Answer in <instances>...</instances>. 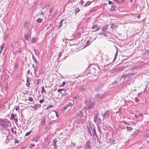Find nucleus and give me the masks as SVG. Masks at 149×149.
I'll return each mask as SVG.
<instances>
[{"label": "nucleus", "instance_id": "nucleus-33", "mask_svg": "<svg viewBox=\"0 0 149 149\" xmlns=\"http://www.w3.org/2000/svg\"><path fill=\"white\" fill-rule=\"evenodd\" d=\"M17 115H14L13 113L10 116L11 119L13 120L14 118Z\"/></svg>", "mask_w": 149, "mask_h": 149}, {"label": "nucleus", "instance_id": "nucleus-22", "mask_svg": "<svg viewBox=\"0 0 149 149\" xmlns=\"http://www.w3.org/2000/svg\"><path fill=\"white\" fill-rule=\"evenodd\" d=\"M110 10L112 11H115L116 10V9L114 5H113L111 6V8L110 9Z\"/></svg>", "mask_w": 149, "mask_h": 149}, {"label": "nucleus", "instance_id": "nucleus-37", "mask_svg": "<svg viewBox=\"0 0 149 149\" xmlns=\"http://www.w3.org/2000/svg\"><path fill=\"white\" fill-rule=\"evenodd\" d=\"M114 1L119 4H120L122 3V2L120 0H114Z\"/></svg>", "mask_w": 149, "mask_h": 149}, {"label": "nucleus", "instance_id": "nucleus-12", "mask_svg": "<svg viewBox=\"0 0 149 149\" xmlns=\"http://www.w3.org/2000/svg\"><path fill=\"white\" fill-rule=\"evenodd\" d=\"M118 25L115 24L113 23L111 24V27L113 29H115L118 27Z\"/></svg>", "mask_w": 149, "mask_h": 149}, {"label": "nucleus", "instance_id": "nucleus-50", "mask_svg": "<svg viewBox=\"0 0 149 149\" xmlns=\"http://www.w3.org/2000/svg\"><path fill=\"white\" fill-rule=\"evenodd\" d=\"M75 1V0H69L68 1L69 3H72Z\"/></svg>", "mask_w": 149, "mask_h": 149}, {"label": "nucleus", "instance_id": "nucleus-53", "mask_svg": "<svg viewBox=\"0 0 149 149\" xmlns=\"http://www.w3.org/2000/svg\"><path fill=\"white\" fill-rule=\"evenodd\" d=\"M135 101L136 102H139V99L137 97L135 98Z\"/></svg>", "mask_w": 149, "mask_h": 149}, {"label": "nucleus", "instance_id": "nucleus-23", "mask_svg": "<svg viewBox=\"0 0 149 149\" xmlns=\"http://www.w3.org/2000/svg\"><path fill=\"white\" fill-rule=\"evenodd\" d=\"M109 142L111 144H113L115 143V140H114L113 139L110 138L109 139Z\"/></svg>", "mask_w": 149, "mask_h": 149}, {"label": "nucleus", "instance_id": "nucleus-55", "mask_svg": "<svg viewBox=\"0 0 149 149\" xmlns=\"http://www.w3.org/2000/svg\"><path fill=\"white\" fill-rule=\"evenodd\" d=\"M57 12H58V11H56L54 14H53V16L54 17L57 14Z\"/></svg>", "mask_w": 149, "mask_h": 149}, {"label": "nucleus", "instance_id": "nucleus-4", "mask_svg": "<svg viewBox=\"0 0 149 149\" xmlns=\"http://www.w3.org/2000/svg\"><path fill=\"white\" fill-rule=\"evenodd\" d=\"M86 110L84 108H83L79 111L78 113V115L80 117H81L84 116V113H85Z\"/></svg>", "mask_w": 149, "mask_h": 149}, {"label": "nucleus", "instance_id": "nucleus-9", "mask_svg": "<svg viewBox=\"0 0 149 149\" xmlns=\"http://www.w3.org/2000/svg\"><path fill=\"white\" fill-rule=\"evenodd\" d=\"M30 81H31V80L29 79L28 77H27L26 78V85L28 87H29L30 85Z\"/></svg>", "mask_w": 149, "mask_h": 149}, {"label": "nucleus", "instance_id": "nucleus-52", "mask_svg": "<svg viewBox=\"0 0 149 149\" xmlns=\"http://www.w3.org/2000/svg\"><path fill=\"white\" fill-rule=\"evenodd\" d=\"M16 107L15 108V109L16 111H17L19 109V106H16Z\"/></svg>", "mask_w": 149, "mask_h": 149}, {"label": "nucleus", "instance_id": "nucleus-39", "mask_svg": "<svg viewBox=\"0 0 149 149\" xmlns=\"http://www.w3.org/2000/svg\"><path fill=\"white\" fill-rule=\"evenodd\" d=\"M28 22H26L24 23V26L26 27H28Z\"/></svg>", "mask_w": 149, "mask_h": 149}, {"label": "nucleus", "instance_id": "nucleus-11", "mask_svg": "<svg viewBox=\"0 0 149 149\" xmlns=\"http://www.w3.org/2000/svg\"><path fill=\"white\" fill-rule=\"evenodd\" d=\"M95 97L97 99L100 100L102 98L103 96L100 94H97L95 96Z\"/></svg>", "mask_w": 149, "mask_h": 149}, {"label": "nucleus", "instance_id": "nucleus-40", "mask_svg": "<svg viewBox=\"0 0 149 149\" xmlns=\"http://www.w3.org/2000/svg\"><path fill=\"white\" fill-rule=\"evenodd\" d=\"M11 130L13 133L15 134H16L17 132L16 131H14L13 130V128H11Z\"/></svg>", "mask_w": 149, "mask_h": 149}, {"label": "nucleus", "instance_id": "nucleus-63", "mask_svg": "<svg viewBox=\"0 0 149 149\" xmlns=\"http://www.w3.org/2000/svg\"><path fill=\"white\" fill-rule=\"evenodd\" d=\"M81 5H83V4L84 2V1H82V0H81Z\"/></svg>", "mask_w": 149, "mask_h": 149}, {"label": "nucleus", "instance_id": "nucleus-46", "mask_svg": "<svg viewBox=\"0 0 149 149\" xmlns=\"http://www.w3.org/2000/svg\"><path fill=\"white\" fill-rule=\"evenodd\" d=\"M1 126L2 127H3V128H6V125H5V124H1Z\"/></svg>", "mask_w": 149, "mask_h": 149}, {"label": "nucleus", "instance_id": "nucleus-56", "mask_svg": "<svg viewBox=\"0 0 149 149\" xmlns=\"http://www.w3.org/2000/svg\"><path fill=\"white\" fill-rule=\"evenodd\" d=\"M117 52H118V51H117L116 52L115 55L114 59H115L116 58V57L117 56Z\"/></svg>", "mask_w": 149, "mask_h": 149}, {"label": "nucleus", "instance_id": "nucleus-1", "mask_svg": "<svg viewBox=\"0 0 149 149\" xmlns=\"http://www.w3.org/2000/svg\"><path fill=\"white\" fill-rule=\"evenodd\" d=\"M58 92H60L61 94V97H63L64 96H66V95L68 93L67 89H59L58 91Z\"/></svg>", "mask_w": 149, "mask_h": 149}, {"label": "nucleus", "instance_id": "nucleus-41", "mask_svg": "<svg viewBox=\"0 0 149 149\" xmlns=\"http://www.w3.org/2000/svg\"><path fill=\"white\" fill-rule=\"evenodd\" d=\"M36 84L37 85H38L40 83V79H38L37 80Z\"/></svg>", "mask_w": 149, "mask_h": 149}, {"label": "nucleus", "instance_id": "nucleus-59", "mask_svg": "<svg viewBox=\"0 0 149 149\" xmlns=\"http://www.w3.org/2000/svg\"><path fill=\"white\" fill-rule=\"evenodd\" d=\"M25 93H24V94H27L29 92V91H25Z\"/></svg>", "mask_w": 149, "mask_h": 149}, {"label": "nucleus", "instance_id": "nucleus-44", "mask_svg": "<svg viewBox=\"0 0 149 149\" xmlns=\"http://www.w3.org/2000/svg\"><path fill=\"white\" fill-rule=\"evenodd\" d=\"M4 44H3L2 45H1L0 47V52H1L2 51L3 49L4 48L3 47Z\"/></svg>", "mask_w": 149, "mask_h": 149}, {"label": "nucleus", "instance_id": "nucleus-17", "mask_svg": "<svg viewBox=\"0 0 149 149\" xmlns=\"http://www.w3.org/2000/svg\"><path fill=\"white\" fill-rule=\"evenodd\" d=\"M32 57L34 62L36 64H37L38 63V62L36 58L33 54H32Z\"/></svg>", "mask_w": 149, "mask_h": 149}, {"label": "nucleus", "instance_id": "nucleus-14", "mask_svg": "<svg viewBox=\"0 0 149 149\" xmlns=\"http://www.w3.org/2000/svg\"><path fill=\"white\" fill-rule=\"evenodd\" d=\"M40 124L41 125H45L46 124V119L45 118H43L40 122Z\"/></svg>", "mask_w": 149, "mask_h": 149}, {"label": "nucleus", "instance_id": "nucleus-47", "mask_svg": "<svg viewBox=\"0 0 149 149\" xmlns=\"http://www.w3.org/2000/svg\"><path fill=\"white\" fill-rule=\"evenodd\" d=\"M128 74H129V75H131V76H133V75H134L136 74H137V72H134L132 73H128Z\"/></svg>", "mask_w": 149, "mask_h": 149}, {"label": "nucleus", "instance_id": "nucleus-28", "mask_svg": "<svg viewBox=\"0 0 149 149\" xmlns=\"http://www.w3.org/2000/svg\"><path fill=\"white\" fill-rule=\"evenodd\" d=\"M97 118L98 117H97V116H95L93 119V121L95 123H96Z\"/></svg>", "mask_w": 149, "mask_h": 149}, {"label": "nucleus", "instance_id": "nucleus-45", "mask_svg": "<svg viewBox=\"0 0 149 149\" xmlns=\"http://www.w3.org/2000/svg\"><path fill=\"white\" fill-rule=\"evenodd\" d=\"M97 120L98 122L99 123H100L101 122L102 120L100 118L98 117Z\"/></svg>", "mask_w": 149, "mask_h": 149}, {"label": "nucleus", "instance_id": "nucleus-42", "mask_svg": "<svg viewBox=\"0 0 149 149\" xmlns=\"http://www.w3.org/2000/svg\"><path fill=\"white\" fill-rule=\"evenodd\" d=\"M99 34H100V35H101V34H103V35H104V36H105L107 37V35L105 33H103L102 32H101L99 33Z\"/></svg>", "mask_w": 149, "mask_h": 149}, {"label": "nucleus", "instance_id": "nucleus-27", "mask_svg": "<svg viewBox=\"0 0 149 149\" xmlns=\"http://www.w3.org/2000/svg\"><path fill=\"white\" fill-rule=\"evenodd\" d=\"M129 74L128 73L126 74H123L122 75L121 77L123 78H126L127 76H129Z\"/></svg>", "mask_w": 149, "mask_h": 149}, {"label": "nucleus", "instance_id": "nucleus-60", "mask_svg": "<svg viewBox=\"0 0 149 149\" xmlns=\"http://www.w3.org/2000/svg\"><path fill=\"white\" fill-rule=\"evenodd\" d=\"M52 8H51L49 9V12L50 13H51L52 12Z\"/></svg>", "mask_w": 149, "mask_h": 149}, {"label": "nucleus", "instance_id": "nucleus-2", "mask_svg": "<svg viewBox=\"0 0 149 149\" xmlns=\"http://www.w3.org/2000/svg\"><path fill=\"white\" fill-rule=\"evenodd\" d=\"M95 102L94 100H89L88 104L87 105V108L88 109H92L94 107Z\"/></svg>", "mask_w": 149, "mask_h": 149}, {"label": "nucleus", "instance_id": "nucleus-3", "mask_svg": "<svg viewBox=\"0 0 149 149\" xmlns=\"http://www.w3.org/2000/svg\"><path fill=\"white\" fill-rule=\"evenodd\" d=\"M101 114L103 118H107L108 117L109 114V111L107 110L104 113L102 112L101 113Z\"/></svg>", "mask_w": 149, "mask_h": 149}, {"label": "nucleus", "instance_id": "nucleus-10", "mask_svg": "<svg viewBox=\"0 0 149 149\" xmlns=\"http://www.w3.org/2000/svg\"><path fill=\"white\" fill-rule=\"evenodd\" d=\"M31 37V35L28 33H27L24 35V38L26 40H28V38H29Z\"/></svg>", "mask_w": 149, "mask_h": 149}, {"label": "nucleus", "instance_id": "nucleus-61", "mask_svg": "<svg viewBox=\"0 0 149 149\" xmlns=\"http://www.w3.org/2000/svg\"><path fill=\"white\" fill-rule=\"evenodd\" d=\"M68 108V107L66 106V105H65V106H64L63 107V109L64 110L66 109L67 108Z\"/></svg>", "mask_w": 149, "mask_h": 149}, {"label": "nucleus", "instance_id": "nucleus-64", "mask_svg": "<svg viewBox=\"0 0 149 149\" xmlns=\"http://www.w3.org/2000/svg\"><path fill=\"white\" fill-rule=\"evenodd\" d=\"M135 118H136L137 119L138 118H139V117H138V116L137 115H135Z\"/></svg>", "mask_w": 149, "mask_h": 149}, {"label": "nucleus", "instance_id": "nucleus-15", "mask_svg": "<svg viewBox=\"0 0 149 149\" xmlns=\"http://www.w3.org/2000/svg\"><path fill=\"white\" fill-rule=\"evenodd\" d=\"M94 1V0H93L91 1H87L86 2L84 6L85 7L86 6H89V5H90L91 4V3H92V2H93Z\"/></svg>", "mask_w": 149, "mask_h": 149}, {"label": "nucleus", "instance_id": "nucleus-35", "mask_svg": "<svg viewBox=\"0 0 149 149\" xmlns=\"http://www.w3.org/2000/svg\"><path fill=\"white\" fill-rule=\"evenodd\" d=\"M42 19L40 18H38L36 20L37 22L39 23H41L42 22Z\"/></svg>", "mask_w": 149, "mask_h": 149}, {"label": "nucleus", "instance_id": "nucleus-32", "mask_svg": "<svg viewBox=\"0 0 149 149\" xmlns=\"http://www.w3.org/2000/svg\"><path fill=\"white\" fill-rule=\"evenodd\" d=\"M41 92H42V93H46V91L44 88V86H43L42 87V89H41Z\"/></svg>", "mask_w": 149, "mask_h": 149}, {"label": "nucleus", "instance_id": "nucleus-43", "mask_svg": "<svg viewBox=\"0 0 149 149\" xmlns=\"http://www.w3.org/2000/svg\"><path fill=\"white\" fill-rule=\"evenodd\" d=\"M28 100L31 102H33V99L32 97H29L28 98Z\"/></svg>", "mask_w": 149, "mask_h": 149}, {"label": "nucleus", "instance_id": "nucleus-26", "mask_svg": "<svg viewBox=\"0 0 149 149\" xmlns=\"http://www.w3.org/2000/svg\"><path fill=\"white\" fill-rule=\"evenodd\" d=\"M126 128L127 131H131L133 129L132 127L127 126L126 127Z\"/></svg>", "mask_w": 149, "mask_h": 149}, {"label": "nucleus", "instance_id": "nucleus-16", "mask_svg": "<svg viewBox=\"0 0 149 149\" xmlns=\"http://www.w3.org/2000/svg\"><path fill=\"white\" fill-rule=\"evenodd\" d=\"M74 104V102H69L68 104H66V106L68 107H71Z\"/></svg>", "mask_w": 149, "mask_h": 149}, {"label": "nucleus", "instance_id": "nucleus-25", "mask_svg": "<svg viewBox=\"0 0 149 149\" xmlns=\"http://www.w3.org/2000/svg\"><path fill=\"white\" fill-rule=\"evenodd\" d=\"M64 20H65V19H63L60 22H59V25L58 26V28H59L60 27H61V26H63L62 24V23L63 22V21Z\"/></svg>", "mask_w": 149, "mask_h": 149}, {"label": "nucleus", "instance_id": "nucleus-29", "mask_svg": "<svg viewBox=\"0 0 149 149\" xmlns=\"http://www.w3.org/2000/svg\"><path fill=\"white\" fill-rule=\"evenodd\" d=\"M79 11V8H76L74 10V13L75 14L78 13Z\"/></svg>", "mask_w": 149, "mask_h": 149}, {"label": "nucleus", "instance_id": "nucleus-24", "mask_svg": "<svg viewBox=\"0 0 149 149\" xmlns=\"http://www.w3.org/2000/svg\"><path fill=\"white\" fill-rule=\"evenodd\" d=\"M37 39L36 38L33 37L31 39V42L32 43H35Z\"/></svg>", "mask_w": 149, "mask_h": 149}, {"label": "nucleus", "instance_id": "nucleus-58", "mask_svg": "<svg viewBox=\"0 0 149 149\" xmlns=\"http://www.w3.org/2000/svg\"><path fill=\"white\" fill-rule=\"evenodd\" d=\"M108 3L109 4H111L113 3V2L112 1H108Z\"/></svg>", "mask_w": 149, "mask_h": 149}, {"label": "nucleus", "instance_id": "nucleus-6", "mask_svg": "<svg viewBox=\"0 0 149 149\" xmlns=\"http://www.w3.org/2000/svg\"><path fill=\"white\" fill-rule=\"evenodd\" d=\"M41 104H36L33 106L31 107L32 108L34 109V110L36 111L39 108H40L41 107Z\"/></svg>", "mask_w": 149, "mask_h": 149}, {"label": "nucleus", "instance_id": "nucleus-57", "mask_svg": "<svg viewBox=\"0 0 149 149\" xmlns=\"http://www.w3.org/2000/svg\"><path fill=\"white\" fill-rule=\"evenodd\" d=\"M44 100L43 99L39 101L40 103H42L43 102Z\"/></svg>", "mask_w": 149, "mask_h": 149}, {"label": "nucleus", "instance_id": "nucleus-30", "mask_svg": "<svg viewBox=\"0 0 149 149\" xmlns=\"http://www.w3.org/2000/svg\"><path fill=\"white\" fill-rule=\"evenodd\" d=\"M108 25H106L102 27V31H104V30L107 29Z\"/></svg>", "mask_w": 149, "mask_h": 149}, {"label": "nucleus", "instance_id": "nucleus-49", "mask_svg": "<svg viewBox=\"0 0 149 149\" xmlns=\"http://www.w3.org/2000/svg\"><path fill=\"white\" fill-rule=\"evenodd\" d=\"M47 122L49 124H51L52 123V122L51 121V120L50 118H49L47 120Z\"/></svg>", "mask_w": 149, "mask_h": 149}, {"label": "nucleus", "instance_id": "nucleus-54", "mask_svg": "<svg viewBox=\"0 0 149 149\" xmlns=\"http://www.w3.org/2000/svg\"><path fill=\"white\" fill-rule=\"evenodd\" d=\"M62 54V53L61 52H60L58 54V56L59 58H60Z\"/></svg>", "mask_w": 149, "mask_h": 149}, {"label": "nucleus", "instance_id": "nucleus-8", "mask_svg": "<svg viewBox=\"0 0 149 149\" xmlns=\"http://www.w3.org/2000/svg\"><path fill=\"white\" fill-rule=\"evenodd\" d=\"M57 141H58L56 139H54L52 140V144L54 146V148H57V146L56 144V143L57 142Z\"/></svg>", "mask_w": 149, "mask_h": 149}, {"label": "nucleus", "instance_id": "nucleus-13", "mask_svg": "<svg viewBox=\"0 0 149 149\" xmlns=\"http://www.w3.org/2000/svg\"><path fill=\"white\" fill-rule=\"evenodd\" d=\"M124 70V68L123 67L120 66L117 68V72H119L121 71H123Z\"/></svg>", "mask_w": 149, "mask_h": 149}, {"label": "nucleus", "instance_id": "nucleus-36", "mask_svg": "<svg viewBox=\"0 0 149 149\" xmlns=\"http://www.w3.org/2000/svg\"><path fill=\"white\" fill-rule=\"evenodd\" d=\"M66 83V82H65V81L63 82L60 85V87H62V86H65V85Z\"/></svg>", "mask_w": 149, "mask_h": 149}, {"label": "nucleus", "instance_id": "nucleus-38", "mask_svg": "<svg viewBox=\"0 0 149 149\" xmlns=\"http://www.w3.org/2000/svg\"><path fill=\"white\" fill-rule=\"evenodd\" d=\"M32 130H30V131L26 132L25 135V136H29V135L30 133H31Z\"/></svg>", "mask_w": 149, "mask_h": 149}, {"label": "nucleus", "instance_id": "nucleus-21", "mask_svg": "<svg viewBox=\"0 0 149 149\" xmlns=\"http://www.w3.org/2000/svg\"><path fill=\"white\" fill-rule=\"evenodd\" d=\"M37 65L35 66L33 64L32 65V67L34 69V72H37L38 71L37 69Z\"/></svg>", "mask_w": 149, "mask_h": 149}, {"label": "nucleus", "instance_id": "nucleus-5", "mask_svg": "<svg viewBox=\"0 0 149 149\" xmlns=\"http://www.w3.org/2000/svg\"><path fill=\"white\" fill-rule=\"evenodd\" d=\"M100 28L97 24H94L92 26V29L94 30V31H96L100 29Z\"/></svg>", "mask_w": 149, "mask_h": 149}, {"label": "nucleus", "instance_id": "nucleus-18", "mask_svg": "<svg viewBox=\"0 0 149 149\" xmlns=\"http://www.w3.org/2000/svg\"><path fill=\"white\" fill-rule=\"evenodd\" d=\"M79 90L82 92H84L86 91V89L83 87H80L79 88Z\"/></svg>", "mask_w": 149, "mask_h": 149}, {"label": "nucleus", "instance_id": "nucleus-51", "mask_svg": "<svg viewBox=\"0 0 149 149\" xmlns=\"http://www.w3.org/2000/svg\"><path fill=\"white\" fill-rule=\"evenodd\" d=\"M14 120L15 122V123L17 122L18 120L17 118H16L15 117L13 119Z\"/></svg>", "mask_w": 149, "mask_h": 149}, {"label": "nucleus", "instance_id": "nucleus-34", "mask_svg": "<svg viewBox=\"0 0 149 149\" xmlns=\"http://www.w3.org/2000/svg\"><path fill=\"white\" fill-rule=\"evenodd\" d=\"M53 106H54L53 105H51L48 106H47V107L46 109V110L48 109H50V108H51L53 107Z\"/></svg>", "mask_w": 149, "mask_h": 149}, {"label": "nucleus", "instance_id": "nucleus-20", "mask_svg": "<svg viewBox=\"0 0 149 149\" xmlns=\"http://www.w3.org/2000/svg\"><path fill=\"white\" fill-rule=\"evenodd\" d=\"M138 133L137 132H134L133 134H132L131 136V137H132V138H134L136 136L138 135Z\"/></svg>", "mask_w": 149, "mask_h": 149}, {"label": "nucleus", "instance_id": "nucleus-31", "mask_svg": "<svg viewBox=\"0 0 149 149\" xmlns=\"http://www.w3.org/2000/svg\"><path fill=\"white\" fill-rule=\"evenodd\" d=\"M91 130H92V129H91ZM93 131V132H92L93 134V136H94L95 135H96V132H95V128H94L92 129Z\"/></svg>", "mask_w": 149, "mask_h": 149}, {"label": "nucleus", "instance_id": "nucleus-48", "mask_svg": "<svg viewBox=\"0 0 149 149\" xmlns=\"http://www.w3.org/2000/svg\"><path fill=\"white\" fill-rule=\"evenodd\" d=\"M29 146V147L30 148H32L35 145L34 144H31Z\"/></svg>", "mask_w": 149, "mask_h": 149}, {"label": "nucleus", "instance_id": "nucleus-7", "mask_svg": "<svg viewBox=\"0 0 149 149\" xmlns=\"http://www.w3.org/2000/svg\"><path fill=\"white\" fill-rule=\"evenodd\" d=\"M91 142L89 141H87L85 144L84 148L86 149H90L91 148Z\"/></svg>", "mask_w": 149, "mask_h": 149}, {"label": "nucleus", "instance_id": "nucleus-62", "mask_svg": "<svg viewBox=\"0 0 149 149\" xmlns=\"http://www.w3.org/2000/svg\"><path fill=\"white\" fill-rule=\"evenodd\" d=\"M55 111V113H56V116L57 117H58V115H57V112L56 111Z\"/></svg>", "mask_w": 149, "mask_h": 149}, {"label": "nucleus", "instance_id": "nucleus-19", "mask_svg": "<svg viewBox=\"0 0 149 149\" xmlns=\"http://www.w3.org/2000/svg\"><path fill=\"white\" fill-rule=\"evenodd\" d=\"M34 51L36 55V56H38L39 55L40 53L38 52V50H37L36 49H34Z\"/></svg>", "mask_w": 149, "mask_h": 149}]
</instances>
